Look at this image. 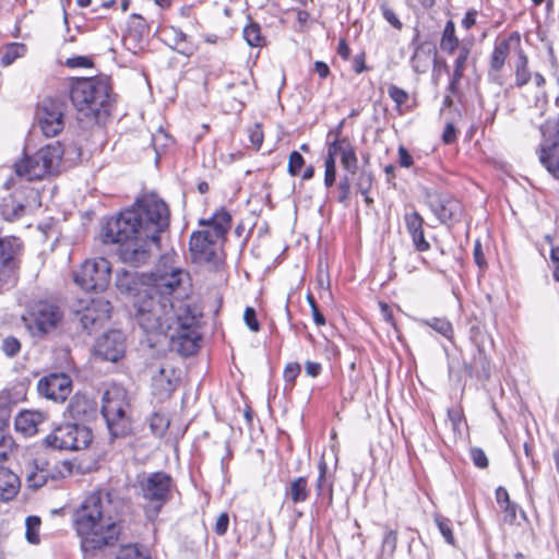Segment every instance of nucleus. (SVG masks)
Listing matches in <instances>:
<instances>
[{"label": "nucleus", "instance_id": "nucleus-45", "mask_svg": "<svg viewBox=\"0 0 559 559\" xmlns=\"http://www.w3.org/2000/svg\"><path fill=\"white\" fill-rule=\"evenodd\" d=\"M397 545V532L391 528H386L382 539V551L392 556Z\"/></svg>", "mask_w": 559, "mask_h": 559}, {"label": "nucleus", "instance_id": "nucleus-40", "mask_svg": "<svg viewBox=\"0 0 559 559\" xmlns=\"http://www.w3.org/2000/svg\"><path fill=\"white\" fill-rule=\"evenodd\" d=\"M40 518L36 515H29L25 520V538L29 544L37 545L40 542L39 528Z\"/></svg>", "mask_w": 559, "mask_h": 559}, {"label": "nucleus", "instance_id": "nucleus-14", "mask_svg": "<svg viewBox=\"0 0 559 559\" xmlns=\"http://www.w3.org/2000/svg\"><path fill=\"white\" fill-rule=\"evenodd\" d=\"M111 309L110 302L103 297L82 299L74 309V316L82 328L92 333L110 318Z\"/></svg>", "mask_w": 559, "mask_h": 559}, {"label": "nucleus", "instance_id": "nucleus-20", "mask_svg": "<svg viewBox=\"0 0 559 559\" xmlns=\"http://www.w3.org/2000/svg\"><path fill=\"white\" fill-rule=\"evenodd\" d=\"M179 379L171 367H159L152 376V393L159 401L168 400L177 389Z\"/></svg>", "mask_w": 559, "mask_h": 559}, {"label": "nucleus", "instance_id": "nucleus-6", "mask_svg": "<svg viewBox=\"0 0 559 559\" xmlns=\"http://www.w3.org/2000/svg\"><path fill=\"white\" fill-rule=\"evenodd\" d=\"M102 402V415L105 418L110 440L127 437L131 432V421L127 416L129 402L126 390L112 386L106 390Z\"/></svg>", "mask_w": 559, "mask_h": 559}, {"label": "nucleus", "instance_id": "nucleus-44", "mask_svg": "<svg viewBox=\"0 0 559 559\" xmlns=\"http://www.w3.org/2000/svg\"><path fill=\"white\" fill-rule=\"evenodd\" d=\"M372 182L371 171L362 169L356 178L355 186L360 194H367L371 190Z\"/></svg>", "mask_w": 559, "mask_h": 559}, {"label": "nucleus", "instance_id": "nucleus-47", "mask_svg": "<svg viewBox=\"0 0 559 559\" xmlns=\"http://www.w3.org/2000/svg\"><path fill=\"white\" fill-rule=\"evenodd\" d=\"M304 165H305V158L302 157V155L297 151H293L289 154V158H288V167H287L288 173L292 176H297V175H299Z\"/></svg>", "mask_w": 559, "mask_h": 559}, {"label": "nucleus", "instance_id": "nucleus-7", "mask_svg": "<svg viewBox=\"0 0 559 559\" xmlns=\"http://www.w3.org/2000/svg\"><path fill=\"white\" fill-rule=\"evenodd\" d=\"M173 330L175 332L169 336L170 349L185 357L194 355L200 347L201 334L199 320L188 305L180 309Z\"/></svg>", "mask_w": 559, "mask_h": 559}, {"label": "nucleus", "instance_id": "nucleus-63", "mask_svg": "<svg viewBox=\"0 0 559 559\" xmlns=\"http://www.w3.org/2000/svg\"><path fill=\"white\" fill-rule=\"evenodd\" d=\"M456 139V130L452 123H448L442 133V140L445 144H451Z\"/></svg>", "mask_w": 559, "mask_h": 559}, {"label": "nucleus", "instance_id": "nucleus-53", "mask_svg": "<svg viewBox=\"0 0 559 559\" xmlns=\"http://www.w3.org/2000/svg\"><path fill=\"white\" fill-rule=\"evenodd\" d=\"M243 320L247 326L253 331L258 332L260 330V324L257 319L255 310L251 307H247L243 313Z\"/></svg>", "mask_w": 559, "mask_h": 559}, {"label": "nucleus", "instance_id": "nucleus-48", "mask_svg": "<svg viewBox=\"0 0 559 559\" xmlns=\"http://www.w3.org/2000/svg\"><path fill=\"white\" fill-rule=\"evenodd\" d=\"M336 179V162L324 159V186L331 188Z\"/></svg>", "mask_w": 559, "mask_h": 559}, {"label": "nucleus", "instance_id": "nucleus-9", "mask_svg": "<svg viewBox=\"0 0 559 559\" xmlns=\"http://www.w3.org/2000/svg\"><path fill=\"white\" fill-rule=\"evenodd\" d=\"M62 318L59 306L48 300H39L28 307L22 321L31 336L43 340L57 329Z\"/></svg>", "mask_w": 559, "mask_h": 559}, {"label": "nucleus", "instance_id": "nucleus-19", "mask_svg": "<svg viewBox=\"0 0 559 559\" xmlns=\"http://www.w3.org/2000/svg\"><path fill=\"white\" fill-rule=\"evenodd\" d=\"M325 146V159L336 162V156L340 155L341 164L344 169L347 170L350 175L356 174L358 168V158L355 147L349 139L326 140Z\"/></svg>", "mask_w": 559, "mask_h": 559}, {"label": "nucleus", "instance_id": "nucleus-43", "mask_svg": "<svg viewBox=\"0 0 559 559\" xmlns=\"http://www.w3.org/2000/svg\"><path fill=\"white\" fill-rule=\"evenodd\" d=\"M388 95L394 102L396 109L400 111L402 106L405 105L409 99L408 93L394 84L389 85Z\"/></svg>", "mask_w": 559, "mask_h": 559}, {"label": "nucleus", "instance_id": "nucleus-25", "mask_svg": "<svg viewBox=\"0 0 559 559\" xmlns=\"http://www.w3.org/2000/svg\"><path fill=\"white\" fill-rule=\"evenodd\" d=\"M25 194L26 191L16 190L12 194L3 198L0 210L5 221L14 222L25 214Z\"/></svg>", "mask_w": 559, "mask_h": 559}, {"label": "nucleus", "instance_id": "nucleus-35", "mask_svg": "<svg viewBox=\"0 0 559 559\" xmlns=\"http://www.w3.org/2000/svg\"><path fill=\"white\" fill-rule=\"evenodd\" d=\"M459 38L455 36V24L449 20L442 32L440 49L448 53H453L459 48Z\"/></svg>", "mask_w": 559, "mask_h": 559}, {"label": "nucleus", "instance_id": "nucleus-60", "mask_svg": "<svg viewBox=\"0 0 559 559\" xmlns=\"http://www.w3.org/2000/svg\"><path fill=\"white\" fill-rule=\"evenodd\" d=\"M550 260L554 267V278L559 282V247H554L550 250Z\"/></svg>", "mask_w": 559, "mask_h": 559}, {"label": "nucleus", "instance_id": "nucleus-8", "mask_svg": "<svg viewBox=\"0 0 559 559\" xmlns=\"http://www.w3.org/2000/svg\"><path fill=\"white\" fill-rule=\"evenodd\" d=\"M61 157L62 150L59 145H46L15 163V173L28 181L40 180L57 170Z\"/></svg>", "mask_w": 559, "mask_h": 559}, {"label": "nucleus", "instance_id": "nucleus-13", "mask_svg": "<svg viewBox=\"0 0 559 559\" xmlns=\"http://www.w3.org/2000/svg\"><path fill=\"white\" fill-rule=\"evenodd\" d=\"M68 108L63 97H45L37 106L36 117L39 128L47 138L59 134L64 128V114Z\"/></svg>", "mask_w": 559, "mask_h": 559}, {"label": "nucleus", "instance_id": "nucleus-1", "mask_svg": "<svg viewBox=\"0 0 559 559\" xmlns=\"http://www.w3.org/2000/svg\"><path fill=\"white\" fill-rule=\"evenodd\" d=\"M169 226V209L155 194L138 199L130 209L111 217L102 230L105 243L118 245L120 260L131 266L145 264L153 247H158L160 234Z\"/></svg>", "mask_w": 559, "mask_h": 559}, {"label": "nucleus", "instance_id": "nucleus-17", "mask_svg": "<svg viewBox=\"0 0 559 559\" xmlns=\"http://www.w3.org/2000/svg\"><path fill=\"white\" fill-rule=\"evenodd\" d=\"M471 341L476 346L477 354L472 364H465V371L469 377L476 376L480 380H488L490 377V360L485 352V338L487 335L478 326H472Z\"/></svg>", "mask_w": 559, "mask_h": 559}, {"label": "nucleus", "instance_id": "nucleus-30", "mask_svg": "<svg viewBox=\"0 0 559 559\" xmlns=\"http://www.w3.org/2000/svg\"><path fill=\"white\" fill-rule=\"evenodd\" d=\"M23 399L24 392L19 388L3 389L0 391V417H9L12 407H14Z\"/></svg>", "mask_w": 559, "mask_h": 559}, {"label": "nucleus", "instance_id": "nucleus-42", "mask_svg": "<svg viewBox=\"0 0 559 559\" xmlns=\"http://www.w3.org/2000/svg\"><path fill=\"white\" fill-rule=\"evenodd\" d=\"M435 522L439 528L440 534L444 538V540L450 544L454 545L455 538L452 531V522L448 518H444L442 515H437L435 518Z\"/></svg>", "mask_w": 559, "mask_h": 559}, {"label": "nucleus", "instance_id": "nucleus-4", "mask_svg": "<svg viewBox=\"0 0 559 559\" xmlns=\"http://www.w3.org/2000/svg\"><path fill=\"white\" fill-rule=\"evenodd\" d=\"M111 87L106 76L81 78L71 84L70 99L78 119L87 123H105L110 114Z\"/></svg>", "mask_w": 559, "mask_h": 559}, {"label": "nucleus", "instance_id": "nucleus-58", "mask_svg": "<svg viewBox=\"0 0 559 559\" xmlns=\"http://www.w3.org/2000/svg\"><path fill=\"white\" fill-rule=\"evenodd\" d=\"M250 142L255 148H260L263 143V132L259 124H255L252 130H250Z\"/></svg>", "mask_w": 559, "mask_h": 559}, {"label": "nucleus", "instance_id": "nucleus-49", "mask_svg": "<svg viewBox=\"0 0 559 559\" xmlns=\"http://www.w3.org/2000/svg\"><path fill=\"white\" fill-rule=\"evenodd\" d=\"M117 559H148L136 546L128 545L120 549Z\"/></svg>", "mask_w": 559, "mask_h": 559}, {"label": "nucleus", "instance_id": "nucleus-51", "mask_svg": "<svg viewBox=\"0 0 559 559\" xmlns=\"http://www.w3.org/2000/svg\"><path fill=\"white\" fill-rule=\"evenodd\" d=\"M338 202L346 204L350 193V179L348 176H343L338 182Z\"/></svg>", "mask_w": 559, "mask_h": 559}, {"label": "nucleus", "instance_id": "nucleus-59", "mask_svg": "<svg viewBox=\"0 0 559 559\" xmlns=\"http://www.w3.org/2000/svg\"><path fill=\"white\" fill-rule=\"evenodd\" d=\"M468 55L469 48L466 45L459 47V55L454 61V67L465 69Z\"/></svg>", "mask_w": 559, "mask_h": 559}, {"label": "nucleus", "instance_id": "nucleus-26", "mask_svg": "<svg viewBox=\"0 0 559 559\" xmlns=\"http://www.w3.org/2000/svg\"><path fill=\"white\" fill-rule=\"evenodd\" d=\"M164 35L170 48L178 53L190 57L195 51V45L190 36L183 33L179 27L168 26L164 29Z\"/></svg>", "mask_w": 559, "mask_h": 559}, {"label": "nucleus", "instance_id": "nucleus-38", "mask_svg": "<svg viewBox=\"0 0 559 559\" xmlns=\"http://www.w3.org/2000/svg\"><path fill=\"white\" fill-rule=\"evenodd\" d=\"M430 59V50L426 51L423 47L416 48L411 59L413 70L417 73H425L429 68Z\"/></svg>", "mask_w": 559, "mask_h": 559}, {"label": "nucleus", "instance_id": "nucleus-46", "mask_svg": "<svg viewBox=\"0 0 559 559\" xmlns=\"http://www.w3.org/2000/svg\"><path fill=\"white\" fill-rule=\"evenodd\" d=\"M380 10L383 19L395 29H402L403 24L396 15L395 11L385 2H381Z\"/></svg>", "mask_w": 559, "mask_h": 559}, {"label": "nucleus", "instance_id": "nucleus-55", "mask_svg": "<svg viewBox=\"0 0 559 559\" xmlns=\"http://www.w3.org/2000/svg\"><path fill=\"white\" fill-rule=\"evenodd\" d=\"M12 439L8 438L3 431L0 430V463L8 459L9 450L11 449Z\"/></svg>", "mask_w": 559, "mask_h": 559}, {"label": "nucleus", "instance_id": "nucleus-62", "mask_svg": "<svg viewBox=\"0 0 559 559\" xmlns=\"http://www.w3.org/2000/svg\"><path fill=\"white\" fill-rule=\"evenodd\" d=\"M345 121L342 120L338 122L336 127L331 129L326 134V140H342V139H348L347 136L343 135V128H344Z\"/></svg>", "mask_w": 559, "mask_h": 559}, {"label": "nucleus", "instance_id": "nucleus-22", "mask_svg": "<svg viewBox=\"0 0 559 559\" xmlns=\"http://www.w3.org/2000/svg\"><path fill=\"white\" fill-rule=\"evenodd\" d=\"M518 49H522L521 36L518 32H512L507 37L498 39L490 57V68L497 72L500 71L510 51L514 50L518 53Z\"/></svg>", "mask_w": 559, "mask_h": 559}, {"label": "nucleus", "instance_id": "nucleus-56", "mask_svg": "<svg viewBox=\"0 0 559 559\" xmlns=\"http://www.w3.org/2000/svg\"><path fill=\"white\" fill-rule=\"evenodd\" d=\"M399 164L401 167L403 168H409L413 163H414V159H413V156L411 155V153L407 151L406 147H404L403 145H401L399 147Z\"/></svg>", "mask_w": 559, "mask_h": 559}, {"label": "nucleus", "instance_id": "nucleus-11", "mask_svg": "<svg viewBox=\"0 0 559 559\" xmlns=\"http://www.w3.org/2000/svg\"><path fill=\"white\" fill-rule=\"evenodd\" d=\"M111 278V264L105 258L86 260L74 273V282L85 290L103 292Z\"/></svg>", "mask_w": 559, "mask_h": 559}, {"label": "nucleus", "instance_id": "nucleus-50", "mask_svg": "<svg viewBox=\"0 0 559 559\" xmlns=\"http://www.w3.org/2000/svg\"><path fill=\"white\" fill-rule=\"evenodd\" d=\"M469 455L475 464V466L479 468H486L489 464L486 453L477 447H474L469 450Z\"/></svg>", "mask_w": 559, "mask_h": 559}, {"label": "nucleus", "instance_id": "nucleus-52", "mask_svg": "<svg viewBox=\"0 0 559 559\" xmlns=\"http://www.w3.org/2000/svg\"><path fill=\"white\" fill-rule=\"evenodd\" d=\"M300 371L301 367L298 362L287 364L284 369V380L293 385Z\"/></svg>", "mask_w": 559, "mask_h": 559}, {"label": "nucleus", "instance_id": "nucleus-23", "mask_svg": "<svg viewBox=\"0 0 559 559\" xmlns=\"http://www.w3.org/2000/svg\"><path fill=\"white\" fill-rule=\"evenodd\" d=\"M48 420L47 413L40 411L24 409L21 411L14 420L15 429L26 437L38 432L39 426Z\"/></svg>", "mask_w": 559, "mask_h": 559}, {"label": "nucleus", "instance_id": "nucleus-64", "mask_svg": "<svg viewBox=\"0 0 559 559\" xmlns=\"http://www.w3.org/2000/svg\"><path fill=\"white\" fill-rule=\"evenodd\" d=\"M353 68H354V71L357 73V74H360L362 73L364 71L368 70L366 63H365V53L361 52V53H358L354 57V61H353Z\"/></svg>", "mask_w": 559, "mask_h": 559}, {"label": "nucleus", "instance_id": "nucleus-57", "mask_svg": "<svg viewBox=\"0 0 559 559\" xmlns=\"http://www.w3.org/2000/svg\"><path fill=\"white\" fill-rule=\"evenodd\" d=\"M93 62L90 58L78 56L73 58H69L67 60V66L70 68H88L92 67Z\"/></svg>", "mask_w": 559, "mask_h": 559}, {"label": "nucleus", "instance_id": "nucleus-12", "mask_svg": "<svg viewBox=\"0 0 559 559\" xmlns=\"http://www.w3.org/2000/svg\"><path fill=\"white\" fill-rule=\"evenodd\" d=\"M173 488L171 476L162 471L151 473L140 481L142 497L150 502L154 515L170 500Z\"/></svg>", "mask_w": 559, "mask_h": 559}, {"label": "nucleus", "instance_id": "nucleus-37", "mask_svg": "<svg viewBox=\"0 0 559 559\" xmlns=\"http://www.w3.org/2000/svg\"><path fill=\"white\" fill-rule=\"evenodd\" d=\"M242 35L250 47H263L266 43L265 37L261 33V27L255 22H250L243 27Z\"/></svg>", "mask_w": 559, "mask_h": 559}, {"label": "nucleus", "instance_id": "nucleus-2", "mask_svg": "<svg viewBox=\"0 0 559 559\" xmlns=\"http://www.w3.org/2000/svg\"><path fill=\"white\" fill-rule=\"evenodd\" d=\"M185 273L174 269L154 274V282L135 302V321L146 334H167L175 326L182 305L176 306L173 296L179 294ZM181 304V301H179Z\"/></svg>", "mask_w": 559, "mask_h": 559}, {"label": "nucleus", "instance_id": "nucleus-27", "mask_svg": "<svg viewBox=\"0 0 559 559\" xmlns=\"http://www.w3.org/2000/svg\"><path fill=\"white\" fill-rule=\"evenodd\" d=\"M431 210L443 224L459 221L462 214L461 203L455 199L449 198L433 201Z\"/></svg>", "mask_w": 559, "mask_h": 559}, {"label": "nucleus", "instance_id": "nucleus-61", "mask_svg": "<svg viewBox=\"0 0 559 559\" xmlns=\"http://www.w3.org/2000/svg\"><path fill=\"white\" fill-rule=\"evenodd\" d=\"M473 255H474L475 263L479 267L486 266V260H485L483 249H481V243L479 240H477L474 245Z\"/></svg>", "mask_w": 559, "mask_h": 559}, {"label": "nucleus", "instance_id": "nucleus-33", "mask_svg": "<svg viewBox=\"0 0 559 559\" xmlns=\"http://www.w3.org/2000/svg\"><path fill=\"white\" fill-rule=\"evenodd\" d=\"M528 59L523 49H518V56L514 63L515 68V85L522 87L531 80V72L528 70Z\"/></svg>", "mask_w": 559, "mask_h": 559}, {"label": "nucleus", "instance_id": "nucleus-10", "mask_svg": "<svg viewBox=\"0 0 559 559\" xmlns=\"http://www.w3.org/2000/svg\"><path fill=\"white\" fill-rule=\"evenodd\" d=\"M92 429L84 424L66 423L57 426L44 439V444L55 450L80 451L90 447Z\"/></svg>", "mask_w": 559, "mask_h": 559}, {"label": "nucleus", "instance_id": "nucleus-36", "mask_svg": "<svg viewBox=\"0 0 559 559\" xmlns=\"http://www.w3.org/2000/svg\"><path fill=\"white\" fill-rule=\"evenodd\" d=\"M27 47L23 43H11L5 46L0 57L3 67L11 66L16 59L25 56Z\"/></svg>", "mask_w": 559, "mask_h": 559}, {"label": "nucleus", "instance_id": "nucleus-21", "mask_svg": "<svg viewBox=\"0 0 559 559\" xmlns=\"http://www.w3.org/2000/svg\"><path fill=\"white\" fill-rule=\"evenodd\" d=\"M67 409L74 423L86 425L96 417L97 404L87 395L76 393L70 400Z\"/></svg>", "mask_w": 559, "mask_h": 559}, {"label": "nucleus", "instance_id": "nucleus-15", "mask_svg": "<svg viewBox=\"0 0 559 559\" xmlns=\"http://www.w3.org/2000/svg\"><path fill=\"white\" fill-rule=\"evenodd\" d=\"M21 241L15 237L0 238V293L15 283V257Z\"/></svg>", "mask_w": 559, "mask_h": 559}, {"label": "nucleus", "instance_id": "nucleus-34", "mask_svg": "<svg viewBox=\"0 0 559 559\" xmlns=\"http://www.w3.org/2000/svg\"><path fill=\"white\" fill-rule=\"evenodd\" d=\"M419 323L429 326L449 341L453 340L454 331L452 323L447 318L420 319Z\"/></svg>", "mask_w": 559, "mask_h": 559}, {"label": "nucleus", "instance_id": "nucleus-29", "mask_svg": "<svg viewBox=\"0 0 559 559\" xmlns=\"http://www.w3.org/2000/svg\"><path fill=\"white\" fill-rule=\"evenodd\" d=\"M285 496L294 503H302L310 496L308 479L305 476L294 478L285 489Z\"/></svg>", "mask_w": 559, "mask_h": 559}, {"label": "nucleus", "instance_id": "nucleus-54", "mask_svg": "<svg viewBox=\"0 0 559 559\" xmlns=\"http://www.w3.org/2000/svg\"><path fill=\"white\" fill-rule=\"evenodd\" d=\"M228 525H229V516L227 513H221L216 520V523H215V526H214V532L219 535V536H223L226 534L227 530H228Z\"/></svg>", "mask_w": 559, "mask_h": 559}, {"label": "nucleus", "instance_id": "nucleus-24", "mask_svg": "<svg viewBox=\"0 0 559 559\" xmlns=\"http://www.w3.org/2000/svg\"><path fill=\"white\" fill-rule=\"evenodd\" d=\"M404 223L408 234L412 237L415 249L420 252L429 250L430 245L425 239L423 229L424 218L421 215L416 211L405 213Z\"/></svg>", "mask_w": 559, "mask_h": 559}, {"label": "nucleus", "instance_id": "nucleus-39", "mask_svg": "<svg viewBox=\"0 0 559 559\" xmlns=\"http://www.w3.org/2000/svg\"><path fill=\"white\" fill-rule=\"evenodd\" d=\"M148 421L151 431L156 437L164 436L170 424L168 416L162 412H154Z\"/></svg>", "mask_w": 559, "mask_h": 559}, {"label": "nucleus", "instance_id": "nucleus-41", "mask_svg": "<svg viewBox=\"0 0 559 559\" xmlns=\"http://www.w3.org/2000/svg\"><path fill=\"white\" fill-rule=\"evenodd\" d=\"M0 349L5 357L14 358L20 354L22 349V343L17 337L13 335H7L1 341Z\"/></svg>", "mask_w": 559, "mask_h": 559}, {"label": "nucleus", "instance_id": "nucleus-5", "mask_svg": "<svg viewBox=\"0 0 559 559\" xmlns=\"http://www.w3.org/2000/svg\"><path fill=\"white\" fill-rule=\"evenodd\" d=\"M203 227L191 234L189 249L194 262L217 263L222 241L230 228L231 216L225 209L216 211L209 219H201Z\"/></svg>", "mask_w": 559, "mask_h": 559}, {"label": "nucleus", "instance_id": "nucleus-31", "mask_svg": "<svg viewBox=\"0 0 559 559\" xmlns=\"http://www.w3.org/2000/svg\"><path fill=\"white\" fill-rule=\"evenodd\" d=\"M319 475L316 480V492L317 497H322L326 491L329 498V504L333 501V479L328 478V464L324 459H321L318 463Z\"/></svg>", "mask_w": 559, "mask_h": 559}, {"label": "nucleus", "instance_id": "nucleus-28", "mask_svg": "<svg viewBox=\"0 0 559 559\" xmlns=\"http://www.w3.org/2000/svg\"><path fill=\"white\" fill-rule=\"evenodd\" d=\"M20 488L19 477L10 469L0 465V500L10 501Z\"/></svg>", "mask_w": 559, "mask_h": 559}, {"label": "nucleus", "instance_id": "nucleus-32", "mask_svg": "<svg viewBox=\"0 0 559 559\" xmlns=\"http://www.w3.org/2000/svg\"><path fill=\"white\" fill-rule=\"evenodd\" d=\"M116 287L119 292L134 294L139 289V273L121 269L116 274Z\"/></svg>", "mask_w": 559, "mask_h": 559}, {"label": "nucleus", "instance_id": "nucleus-18", "mask_svg": "<svg viewBox=\"0 0 559 559\" xmlns=\"http://www.w3.org/2000/svg\"><path fill=\"white\" fill-rule=\"evenodd\" d=\"M126 353V337L120 330L104 333L95 344V354L103 360L116 362Z\"/></svg>", "mask_w": 559, "mask_h": 559}, {"label": "nucleus", "instance_id": "nucleus-16", "mask_svg": "<svg viewBox=\"0 0 559 559\" xmlns=\"http://www.w3.org/2000/svg\"><path fill=\"white\" fill-rule=\"evenodd\" d=\"M37 391L47 400L62 403L72 391V380L64 372H53L38 380Z\"/></svg>", "mask_w": 559, "mask_h": 559}, {"label": "nucleus", "instance_id": "nucleus-3", "mask_svg": "<svg viewBox=\"0 0 559 559\" xmlns=\"http://www.w3.org/2000/svg\"><path fill=\"white\" fill-rule=\"evenodd\" d=\"M115 510L109 491L97 490L84 499L76 510L74 520L84 552H94L118 540L119 531L114 521Z\"/></svg>", "mask_w": 559, "mask_h": 559}]
</instances>
